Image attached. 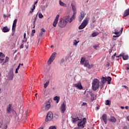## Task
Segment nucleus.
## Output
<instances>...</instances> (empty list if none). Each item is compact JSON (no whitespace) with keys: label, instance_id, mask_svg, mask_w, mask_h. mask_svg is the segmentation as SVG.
I'll return each mask as SVG.
<instances>
[{"label":"nucleus","instance_id":"f257e3e1","mask_svg":"<svg viewBox=\"0 0 129 129\" xmlns=\"http://www.w3.org/2000/svg\"><path fill=\"white\" fill-rule=\"evenodd\" d=\"M122 30H123V28H121L119 31H117L116 29H115L114 31H112V33L114 34V35H116L113 36L112 41H116V38H118V37L122 34Z\"/></svg>","mask_w":129,"mask_h":129},{"label":"nucleus","instance_id":"f03ea898","mask_svg":"<svg viewBox=\"0 0 129 129\" xmlns=\"http://www.w3.org/2000/svg\"><path fill=\"white\" fill-rule=\"evenodd\" d=\"M99 88V80L97 79H94L92 83V89L96 91Z\"/></svg>","mask_w":129,"mask_h":129},{"label":"nucleus","instance_id":"7ed1b4c3","mask_svg":"<svg viewBox=\"0 0 129 129\" xmlns=\"http://www.w3.org/2000/svg\"><path fill=\"white\" fill-rule=\"evenodd\" d=\"M89 20V17H86L85 19L83 20V22L82 23V24L79 26V30H82V29H84V28H85L88 24Z\"/></svg>","mask_w":129,"mask_h":129},{"label":"nucleus","instance_id":"20e7f679","mask_svg":"<svg viewBox=\"0 0 129 129\" xmlns=\"http://www.w3.org/2000/svg\"><path fill=\"white\" fill-rule=\"evenodd\" d=\"M107 82V84H110V82H111V77H103L101 78V82L103 83V84H105V83Z\"/></svg>","mask_w":129,"mask_h":129},{"label":"nucleus","instance_id":"39448f33","mask_svg":"<svg viewBox=\"0 0 129 129\" xmlns=\"http://www.w3.org/2000/svg\"><path fill=\"white\" fill-rule=\"evenodd\" d=\"M56 55H57V53L53 52L51 55L50 56V58L48 59V61H47V64L48 65H51V63L54 60H55V58L56 57Z\"/></svg>","mask_w":129,"mask_h":129},{"label":"nucleus","instance_id":"423d86ee","mask_svg":"<svg viewBox=\"0 0 129 129\" xmlns=\"http://www.w3.org/2000/svg\"><path fill=\"white\" fill-rule=\"evenodd\" d=\"M53 119V113L52 112H48L46 115L45 121H50Z\"/></svg>","mask_w":129,"mask_h":129},{"label":"nucleus","instance_id":"0eeeda50","mask_svg":"<svg viewBox=\"0 0 129 129\" xmlns=\"http://www.w3.org/2000/svg\"><path fill=\"white\" fill-rule=\"evenodd\" d=\"M67 25V23L64 20H60L58 23V26L59 28H64Z\"/></svg>","mask_w":129,"mask_h":129},{"label":"nucleus","instance_id":"6e6552de","mask_svg":"<svg viewBox=\"0 0 129 129\" xmlns=\"http://www.w3.org/2000/svg\"><path fill=\"white\" fill-rule=\"evenodd\" d=\"M74 86L80 90L83 89L82 85H81V82H79L78 83L74 84Z\"/></svg>","mask_w":129,"mask_h":129},{"label":"nucleus","instance_id":"1a4fd4ad","mask_svg":"<svg viewBox=\"0 0 129 129\" xmlns=\"http://www.w3.org/2000/svg\"><path fill=\"white\" fill-rule=\"evenodd\" d=\"M60 110L61 113H64V112H65V110H66V104H65V103H63L61 104Z\"/></svg>","mask_w":129,"mask_h":129},{"label":"nucleus","instance_id":"9d476101","mask_svg":"<svg viewBox=\"0 0 129 129\" xmlns=\"http://www.w3.org/2000/svg\"><path fill=\"white\" fill-rule=\"evenodd\" d=\"M84 17H85V13H84V12L82 11L80 13V15L79 16L78 20L80 22H81L83 19H84Z\"/></svg>","mask_w":129,"mask_h":129},{"label":"nucleus","instance_id":"9b49d317","mask_svg":"<svg viewBox=\"0 0 129 129\" xmlns=\"http://www.w3.org/2000/svg\"><path fill=\"white\" fill-rule=\"evenodd\" d=\"M102 120H103L105 124H107V115L106 114H104L102 116Z\"/></svg>","mask_w":129,"mask_h":129},{"label":"nucleus","instance_id":"f8f14e48","mask_svg":"<svg viewBox=\"0 0 129 129\" xmlns=\"http://www.w3.org/2000/svg\"><path fill=\"white\" fill-rule=\"evenodd\" d=\"M59 63V64L60 65V66H62L64 67H65V66H66V61L65 60V59H64V58H61Z\"/></svg>","mask_w":129,"mask_h":129},{"label":"nucleus","instance_id":"ddd939ff","mask_svg":"<svg viewBox=\"0 0 129 129\" xmlns=\"http://www.w3.org/2000/svg\"><path fill=\"white\" fill-rule=\"evenodd\" d=\"M6 57V55L3 53V52H0V63H3L5 60V58Z\"/></svg>","mask_w":129,"mask_h":129},{"label":"nucleus","instance_id":"4468645a","mask_svg":"<svg viewBox=\"0 0 129 129\" xmlns=\"http://www.w3.org/2000/svg\"><path fill=\"white\" fill-rule=\"evenodd\" d=\"M7 77L9 80H13V78H14V73L13 72H10Z\"/></svg>","mask_w":129,"mask_h":129},{"label":"nucleus","instance_id":"2eb2a0df","mask_svg":"<svg viewBox=\"0 0 129 129\" xmlns=\"http://www.w3.org/2000/svg\"><path fill=\"white\" fill-rule=\"evenodd\" d=\"M108 120L110 122H112V123H115V122H116V118H115L114 116H111L110 118L108 119Z\"/></svg>","mask_w":129,"mask_h":129},{"label":"nucleus","instance_id":"dca6fc26","mask_svg":"<svg viewBox=\"0 0 129 129\" xmlns=\"http://www.w3.org/2000/svg\"><path fill=\"white\" fill-rule=\"evenodd\" d=\"M11 107H12V104H10L7 108V112L9 114H11V111L13 110Z\"/></svg>","mask_w":129,"mask_h":129},{"label":"nucleus","instance_id":"f3484780","mask_svg":"<svg viewBox=\"0 0 129 129\" xmlns=\"http://www.w3.org/2000/svg\"><path fill=\"white\" fill-rule=\"evenodd\" d=\"M71 118H72V122L73 123H75V122H76V121H78V120H81V119H79V117H77L76 118H74L73 117V116H71Z\"/></svg>","mask_w":129,"mask_h":129},{"label":"nucleus","instance_id":"a211bd4d","mask_svg":"<svg viewBox=\"0 0 129 129\" xmlns=\"http://www.w3.org/2000/svg\"><path fill=\"white\" fill-rule=\"evenodd\" d=\"M3 32L4 33H8V32H10V29L7 26H5L3 28Z\"/></svg>","mask_w":129,"mask_h":129},{"label":"nucleus","instance_id":"6ab92c4d","mask_svg":"<svg viewBox=\"0 0 129 129\" xmlns=\"http://www.w3.org/2000/svg\"><path fill=\"white\" fill-rule=\"evenodd\" d=\"M122 57L123 60H127L128 59V55H125L124 53H122Z\"/></svg>","mask_w":129,"mask_h":129},{"label":"nucleus","instance_id":"aec40b11","mask_svg":"<svg viewBox=\"0 0 129 129\" xmlns=\"http://www.w3.org/2000/svg\"><path fill=\"white\" fill-rule=\"evenodd\" d=\"M59 5H60V6H61V7H63L64 8L67 7V5L66 4H64V3L62 2V1H61V0L59 1Z\"/></svg>","mask_w":129,"mask_h":129},{"label":"nucleus","instance_id":"412c9836","mask_svg":"<svg viewBox=\"0 0 129 129\" xmlns=\"http://www.w3.org/2000/svg\"><path fill=\"white\" fill-rule=\"evenodd\" d=\"M53 100H55V101H56V103H58L59 102V101L60 100V97L55 96L53 98Z\"/></svg>","mask_w":129,"mask_h":129},{"label":"nucleus","instance_id":"4be33fe9","mask_svg":"<svg viewBox=\"0 0 129 129\" xmlns=\"http://www.w3.org/2000/svg\"><path fill=\"white\" fill-rule=\"evenodd\" d=\"M70 19V16H66L64 18V20H63V21H64L67 24V23H68V22H69V19Z\"/></svg>","mask_w":129,"mask_h":129},{"label":"nucleus","instance_id":"5701e85b","mask_svg":"<svg viewBox=\"0 0 129 129\" xmlns=\"http://www.w3.org/2000/svg\"><path fill=\"white\" fill-rule=\"evenodd\" d=\"M129 15V9L125 10L124 13V17H127Z\"/></svg>","mask_w":129,"mask_h":129},{"label":"nucleus","instance_id":"b1692460","mask_svg":"<svg viewBox=\"0 0 129 129\" xmlns=\"http://www.w3.org/2000/svg\"><path fill=\"white\" fill-rule=\"evenodd\" d=\"M9 60L10 58H9L8 56H6L5 60L4 59V61L3 62L2 65H4L5 63H7V62H9Z\"/></svg>","mask_w":129,"mask_h":129},{"label":"nucleus","instance_id":"393cba45","mask_svg":"<svg viewBox=\"0 0 129 129\" xmlns=\"http://www.w3.org/2000/svg\"><path fill=\"white\" fill-rule=\"evenodd\" d=\"M51 107V105L49 103V102H47V104L45 105V109L48 110L49 108Z\"/></svg>","mask_w":129,"mask_h":129},{"label":"nucleus","instance_id":"a878e982","mask_svg":"<svg viewBox=\"0 0 129 129\" xmlns=\"http://www.w3.org/2000/svg\"><path fill=\"white\" fill-rule=\"evenodd\" d=\"M71 7H72V9L73 12H76V11H77L76 7H75V6L73 5V4H72V3L71 4Z\"/></svg>","mask_w":129,"mask_h":129},{"label":"nucleus","instance_id":"bb28decb","mask_svg":"<svg viewBox=\"0 0 129 129\" xmlns=\"http://www.w3.org/2000/svg\"><path fill=\"white\" fill-rule=\"evenodd\" d=\"M110 103H111V102H110V100H107L105 101V105H110Z\"/></svg>","mask_w":129,"mask_h":129},{"label":"nucleus","instance_id":"cd10ccee","mask_svg":"<svg viewBox=\"0 0 129 129\" xmlns=\"http://www.w3.org/2000/svg\"><path fill=\"white\" fill-rule=\"evenodd\" d=\"M50 83V82L49 81H47L44 84V88H47V87L48 85H49V84Z\"/></svg>","mask_w":129,"mask_h":129},{"label":"nucleus","instance_id":"c85d7f7f","mask_svg":"<svg viewBox=\"0 0 129 129\" xmlns=\"http://www.w3.org/2000/svg\"><path fill=\"white\" fill-rule=\"evenodd\" d=\"M85 58H84V57H82L81 59V64H82V65L84 64V62H85Z\"/></svg>","mask_w":129,"mask_h":129},{"label":"nucleus","instance_id":"c756f323","mask_svg":"<svg viewBox=\"0 0 129 129\" xmlns=\"http://www.w3.org/2000/svg\"><path fill=\"white\" fill-rule=\"evenodd\" d=\"M75 19V16L74 15H72V17L70 19L69 23H72V21Z\"/></svg>","mask_w":129,"mask_h":129},{"label":"nucleus","instance_id":"7c9ffc66","mask_svg":"<svg viewBox=\"0 0 129 129\" xmlns=\"http://www.w3.org/2000/svg\"><path fill=\"white\" fill-rule=\"evenodd\" d=\"M20 67H21V63H19V64L17 68L16 69L15 71V73H18V71L19 70V69H20Z\"/></svg>","mask_w":129,"mask_h":129},{"label":"nucleus","instance_id":"2f4dec72","mask_svg":"<svg viewBox=\"0 0 129 129\" xmlns=\"http://www.w3.org/2000/svg\"><path fill=\"white\" fill-rule=\"evenodd\" d=\"M98 35V33L97 32H93L92 33V37H96Z\"/></svg>","mask_w":129,"mask_h":129},{"label":"nucleus","instance_id":"473e14b6","mask_svg":"<svg viewBox=\"0 0 129 129\" xmlns=\"http://www.w3.org/2000/svg\"><path fill=\"white\" fill-rule=\"evenodd\" d=\"M17 22H18V19H15L13 22V27H16L17 26Z\"/></svg>","mask_w":129,"mask_h":129},{"label":"nucleus","instance_id":"72a5a7b5","mask_svg":"<svg viewBox=\"0 0 129 129\" xmlns=\"http://www.w3.org/2000/svg\"><path fill=\"white\" fill-rule=\"evenodd\" d=\"M58 23V21L57 20H54L53 23V27H56V25Z\"/></svg>","mask_w":129,"mask_h":129},{"label":"nucleus","instance_id":"f704fd0d","mask_svg":"<svg viewBox=\"0 0 129 129\" xmlns=\"http://www.w3.org/2000/svg\"><path fill=\"white\" fill-rule=\"evenodd\" d=\"M36 9V6L33 5V8L31 9V11H30V13L32 14L34 12V10Z\"/></svg>","mask_w":129,"mask_h":129},{"label":"nucleus","instance_id":"c9c22d12","mask_svg":"<svg viewBox=\"0 0 129 129\" xmlns=\"http://www.w3.org/2000/svg\"><path fill=\"white\" fill-rule=\"evenodd\" d=\"M99 46V44L94 45L93 46V48H94V49H95V50H97V48H98Z\"/></svg>","mask_w":129,"mask_h":129},{"label":"nucleus","instance_id":"e433bc0d","mask_svg":"<svg viewBox=\"0 0 129 129\" xmlns=\"http://www.w3.org/2000/svg\"><path fill=\"white\" fill-rule=\"evenodd\" d=\"M78 43H79V41H77L76 39L74 40V45H75V46H77Z\"/></svg>","mask_w":129,"mask_h":129},{"label":"nucleus","instance_id":"4c0bfd02","mask_svg":"<svg viewBox=\"0 0 129 129\" xmlns=\"http://www.w3.org/2000/svg\"><path fill=\"white\" fill-rule=\"evenodd\" d=\"M89 95H90V96H94V94H93V93H92V91H89Z\"/></svg>","mask_w":129,"mask_h":129},{"label":"nucleus","instance_id":"58836bf2","mask_svg":"<svg viewBox=\"0 0 129 129\" xmlns=\"http://www.w3.org/2000/svg\"><path fill=\"white\" fill-rule=\"evenodd\" d=\"M89 62H87V61H85V63H84V67H87L89 65Z\"/></svg>","mask_w":129,"mask_h":129},{"label":"nucleus","instance_id":"ea45409f","mask_svg":"<svg viewBox=\"0 0 129 129\" xmlns=\"http://www.w3.org/2000/svg\"><path fill=\"white\" fill-rule=\"evenodd\" d=\"M43 17H44V16H43V14H42V13L39 14L38 17L39 18V19H42Z\"/></svg>","mask_w":129,"mask_h":129},{"label":"nucleus","instance_id":"a19ab883","mask_svg":"<svg viewBox=\"0 0 129 129\" xmlns=\"http://www.w3.org/2000/svg\"><path fill=\"white\" fill-rule=\"evenodd\" d=\"M49 129H57V127L54 125H52L49 127Z\"/></svg>","mask_w":129,"mask_h":129},{"label":"nucleus","instance_id":"79ce46f5","mask_svg":"<svg viewBox=\"0 0 129 129\" xmlns=\"http://www.w3.org/2000/svg\"><path fill=\"white\" fill-rule=\"evenodd\" d=\"M115 56H116V53H115L112 56H111V59L114 60V58L115 57Z\"/></svg>","mask_w":129,"mask_h":129},{"label":"nucleus","instance_id":"37998d69","mask_svg":"<svg viewBox=\"0 0 129 129\" xmlns=\"http://www.w3.org/2000/svg\"><path fill=\"white\" fill-rule=\"evenodd\" d=\"M94 100V96H91L90 102H93Z\"/></svg>","mask_w":129,"mask_h":129},{"label":"nucleus","instance_id":"c03bdc74","mask_svg":"<svg viewBox=\"0 0 129 129\" xmlns=\"http://www.w3.org/2000/svg\"><path fill=\"white\" fill-rule=\"evenodd\" d=\"M59 17H60V15H57L55 19H54V20L58 21V19H59Z\"/></svg>","mask_w":129,"mask_h":129},{"label":"nucleus","instance_id":"a18cd8bd","mask_svg":"<svg viewBox=\"0 0 129 129\" xmlns=\"http://www.w3.org/2000/svg\"><path fill=\"white\" fill-rule=\"evenodd\" d=\"M93 67V65L92 64L90 65V64H89L87 67L89 69H91V68H92Z\"/></svg>","mask_w":129,"mask_h":129},{"label":"nucleus","instance_id":"49530a36","mask_svg":"<svg viewBox=\"0 0 129 129\" xmlns=\"http://www.w3.org/2000/svg\"><path fill=\"white\" fill-rule=\"evenodd\" d=\"M12 31L13 32H15L16 31V26H12Z\"/></svg>","mask_w":129,"mask_h":129},{"label":"nucleus","instance_id":"de8ad7c7","mask_svg":"<svg viewBox=\"0 0 129 129\" xmlns=\"http://www.w3.org/2000/svg\"><path fill=\"white\" fill-rule=\"evenodd\" d=\"M37 18H38V16H35L33 19V22H36V20H37Z\"/></svg>","mask_w":129,"mask_h":129},{"label":"nucleus","instance_id":"09e8293b","mask_svg":"<svg viewBox=\"0 0 129 129\" xmlns=\"http://www.w3.org/2000/svg\"><path fill=\"white\" fill-rule=\"evenodd\" d=\"M41 32L42 33H45L46 30H45V29H44V28H42V29H41Z\"/></svg>","mask_w":129,"mask_h":129},{"label":"nucleus","instance_id":"8fccbe9b","mask_svg":"<svg viewBox=\"0 0 129 129\" xmlns=\"http://www.w3.org/2000/svg\"><path fill=\"white\" fill-rule=\"evenodd\" d=\"M92 23H95V17H93L92 20Z\"/></svg>","mask_w":129,"mask_h":129},{"label":"nucleus","instance_id":"3c124183","mask_svg":"<svg viewBox=\"0 0 129 129\" xmlns=\"http://www.w3.org/2000/svg\"><path fill=\"white\" fill-rule=\"evenodd\" d=\"M82 105H83V106H87V103H86V102H83Z\"/></svg>","mask_w":129,"mask_h":129},{"label":"nucleus","instance_id":"603ef678","mask_svg":"<svg viewBox=\"0 0 129 129\" xmlns=\"http://www.w3.org/2000/svg\"><path fill=\"white\" fill-rule=\"evenodd\" d=\"M119 57H122V53L120 54L119 55L116 56V57L119 58Z\"/></svg>","mask_w":129,"mask_h":129},{"label":"nucleus","instance_id":"864d4df0","mask_svg":"<svg viewBox=\"0 0 129 129\" xmlns=\"http://www.w3.org/2000/svg\"><path fill=\"white\" fill-rule=\"evenodd\" d=\"M39 37H43V32H41L39 34Z\"/></svg>","mask_w":129,"mask_h":129},{"label":"nucleus","instance_id":"5fc2aeb1","mask_svg":"<svg viewBox=\"0 0 129 129\" xmlns=\"http://www.w3.org/2000/svg\"><path fill=\"white\" fill-rule=\"evenodd\" d=\"M122 129H128V127L127 125L124 126L123 127Z\"/></svg>","mask_w":129,"mask_h":129},{"label":"nucleus","instance_id":"6e6d98bb","mask_svg":"<svg viewBox=\"0 0 129 129\" xmlns=\"http://www.w3.org/2000/svg\"><path fill=\"white\" fill-rule=\"evenodd\" d=\"M31 33H33V34H35V33H36V30L33 29L32 30V32Z\"/></svg>","mask_w":129,"mask_h":129},{"label":"nucleus","instance_id":"4d7b16f0","mask_svg":"<svg viewBox=\"0 0 129 129\" xmlns=\"http://www.w3.org/2000/svg\"><path fill=\"white\" fill-rule=\"evenodd\" d=\"M24 48V44H22L20 46V49H23Z\"/></svg>","mask_w":129,"mask_h":129},{"label":"nucleus","instance_id":"13d9d810","mask_svg":"<svg viewBox=\"0 0 129 129\" xmlns=\"http://www.w3.org/2000/svg\"><path fill=\"white\" fill-rule=\"evenodd\" d=\"M38 0H37V1L34 3V5H33V6H35V5H37V4H38Z\"/></svg>","mask_w":129,"mask_h":129},{"label":"nucleus","instance_id":"bf43d9fd","mask_svg":"<svg viewBox=\"0 0 129 129\" xmlns=\"http://www.w3.org/2000/svg\"><path fill=\"white\" fill-rule=\"evenodd\" d=\"M33 26L36 27V22L33 21Z\"/></svg>","mask_w":129,"mask_h":129},{"label":"nucleus","instance_id":"052dcab7","mask_svg":"<svg viewBox=\"0 0 129 129\" xmlns=\"http://www.w3.org/2000/svg\"><path fill=\"white\" fill-rule=\"evenodd\" d=\"M123 87H124V88H125V89H128V87H127L126 86H123Z\"/></svg>","mask_w":129,"mask_h":129},{"label":"nucleus","instance_id":"680f3d73","mask_svg":"<svg viewBox=\"0 0 129 129\" xmlns=\"http://www.w3.org/2000/svg\"><path fill=\"white\" fill-rule=\"evenodd\" d=\"M99 109V108L98 107H96L95 110H98Z\"/></svg>","mask_w":129,"mask_h":129},{"label":"nucleus","instance_id":"e2e57ef3","mask_svg":"<svg viewBox=\"0 0 129 129\" xmlns=\"http://www.w3.org/2000/svg\"><path fill=\"white\" fill-rule=\"evenodd\" d=\"M24 39H25L24 40L22 41V43H23V42H27V39H26V38H24Z\"/></svg>","mask_w":129,"mask_h":129},{"label":"nucleus","instance_id":"0e129e2a","mask_svg":"<svg viewBox=\"0 0 129 129\" xmlns=\"http://www.w3.org/2000/svg\"><path fill=\"white\" fill-rule=\"evenodd\" d=\"M24 39H26V33H24Z\"/></svg>","mask_w":129,"mask_h":129},{"label":"nucleus","instance_id":"69168bd1","mask_svg":"<svg viewBox=\"0 0 129 129\" xmlns=\"http://www.w3.org/2000/svg\"><path fill=\"white\" fill-rule=\"evenodd\" d=\"M125 109H128V106H126L125 107Z\"/></svg>","mask_w":129,"mask_h":129},{"label":"nucleus","instance_id":"338daca9","mask_svg":"<svg viewBox=\"0 0 129 129\" xmlns=\"http://www.w3.org/2000/svg\"><path fill=\"white\" fill-rule=\"evenodd\" d=\"M120 107H121V109H124V107H123V106H121Z\"/></svg>","mask_w":129,"mask_h":129},{"label":"nucleus","instance_id":"774afa93","mask_svg":"<svg viewBox=\"0 0 129 129\" xmlns=\"http://www.w3.org/2000/svg\"><path fill=\"white\" fill-rule=\"evenodd\" d=\"M126 70H129V67H127L126 69Z\"/></svg>","mask_w":129,"mask_h":129}]
</instances>
